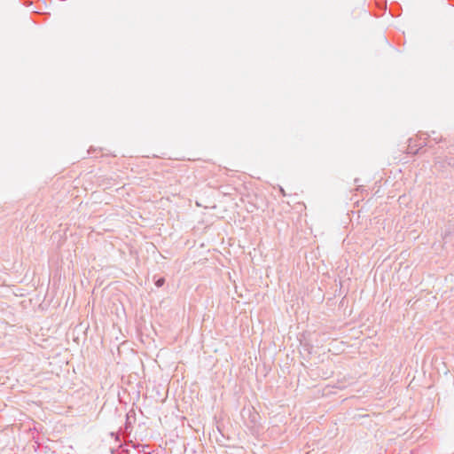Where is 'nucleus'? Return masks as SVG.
I'll return each instance as SVG.
<instances>
[{
  "mask_svg": "<svg viewBox=\"0 0 454 454\" xmlns=\"http://www.w3.org/2000/svg\"><path fill=\"white\" fill-rule=\"evenodd\" d=\"M164 283H165V279L163 278H160L159 279L156 280L155 285L158 287H160L164 285Z\"/></svg>",
  "mask_w": 454,
  "mask_h": 454,
  "instance_id": "f257e3e1",
  "label": "nucleus"
}]
</instances>
